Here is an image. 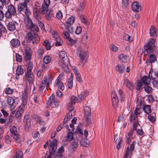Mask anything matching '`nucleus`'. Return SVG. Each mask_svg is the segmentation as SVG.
<instances>
[{"mask_svg":"<svg viewBox=\"0 0 158 158\" xmlns=\"http://www.w3.org/2000/svg\"><path fill=\"white\" fill-rule=\"evenodd\" d=\"M31 0H23V2L19 3L17 5V11L19 14L25 15L26 17L30 16L31 12L28 8L27 5L31 4Z\"/></svg>","mask_w":158,"mask_h":158,"instance_id":"obj_1","label":"nucleus"},{"mask_svg":"<svg viewBox=\"0 0 158 158\" xmlns=\"http://www.w3.org/2000/svg\"><path fill=\"white\" fill-rule=\"evenodd\" d=\"M156 41V39L151 38L149 40L148 42L144 44V48L145 54L148 55L155 52L154 48L155 46Z\"/></svg>","mask_w":158,"mask_h":158,"instance_id":"obj_2","label":"nucleus"},{"mask_svg":"<svg viewBox=\"0 0 158 158\" xmlns=\"http://www.w3.org/2000/svg\"><path fill=\"white\" fill-rule=\"evenodd\" d=\"M37 32H28L26 34V39L28 43H32L33 44H37L40 41V38L35 33Z\"/></svg>","mask_w":158,"mask_h":158,"instance_id":"obj_3","label":"nucleus"},{"mask_svg":"<svg viewBox=\"0 0 158 158\" xmlns=\"http://www.w3.org/2000/svg\"><path fill=\"white\" fill-rule=\"evenodd\" d=\"M77 53L79 54V57L80 62L82 63H84L86 61L88 57V52L85 50L81 47H79L77 49Z\"/></svg>","mask_w":158,"mask_h":158,"instance_id":"obj_4","label":"nucleus"},{"mask_svg":"<svg viewBox=\"0 0 158 158\" xmlns=\"http://www.w3.org/2000/svg\"><path fill=\"white\" fill-rule=\"evenodd\" d=\"M18 98L8 96L6 100V103L8 106L9 107L11 110H14L16 106V105L18 104Z\"/></svg>","mask_w":158,"mask_h":158,"instance_id":"obj_5","label":"nucleus"},{"mask_svg":"<svg viewBox=\"0 0 158 158\" xmlns=\"http://www.w3.org/2000/svg\"><path fill=\"white\" fill-rule=\"evenodd\" d=\"M29 16L26 17L25 23L27 29L31 31L37 32L39 31V29L38 26L34 24L31 19L29 18Z\"/></svg>","mask_w":158,"mask_h":158,"instance_id":"obj_6","label":"nucleus"},{"mask_svg":"<svg viewBox=\"0 0 158 158\" xmlns=\"http://www.w3.org/2000/svg\"><path fill=\"white\" fill-rule=\"evenodd\" d=\"M49 152L50 155L52 156L56 152L57 148V142L56 139H53L52 141L49 140Z\"/></svg>","mask_w":158,"mask_h":158,"instance_id":"obj_7","label":"nucleus"},{"mask_svg":"<svg viewBox=\"0 0 158 158\" xmlns=\"http://www.w3.org/2000/svg\"><path fill=\"white\" fill-rule=\"evenodd\" d=\"M19 23L15 21L9 22L7 25L8 30L11 31H13L15 30H18L19 29Z\"/></svg>","mask_w":158,"mask_h":158,"instance_id":"obj_8","label":"nucleus"},{"mask_svg":"<svg viewBox=\"0 0 158 158\" xmlns=\"http://www.w3.org/2000/svg\"><path fill=\"white\" fill-rule=\"evenodd\" d=\"M141 113V110L139 108L136 107L134 111V113H131L130 114V121L131 122H138L137 117Z\"/></svg>","mask_w":158,"mask_h":158,"instance_id":"obj_9","label":"nucleus"},{"mask_svg":"<svg viewBox=\"0 0 158 158\" xmlns=\"http://www.w3.org/2000/svg\"><path fill=\"white\" fill-rule=\"evenodd\" d=\"M59 57L62 60L65 66H68L70 64L68 57L65 52L64 51H61L59 53Z\"/></svg>","mask_w":158,"mask_h":158,"instance_id":"obj_10","label":"nucleus"},{"mask_svg":"<svg viewBox=\"0 0 158 158\" xmlns=\"http://www.w3.org/2000/svg\"><path fill=\"white\" fill-rule=\"evenodd\" d=\"M79 140L74 138L73 142L69 147L68 149L69 152L73 153L78 148L79 146Z\"/></svg>","mask_w":158,"mask_h":158,"instance_id":"obj_11","label":"nucleus"},{"mask_svg":"<svg viewBox=\"0 0 158 158\" xmlns=\"http://www.w3.org/2000/svg\"><path fill=\"white\" fill-rule=\"evenodd\" d=\"M60 75L58 77L55 81L54 86L56 89H60L62 91H63L64 90V86L63 83L60 82Z\"/></svg>","mask_w":158,"mask_h":158,"instance_id":"obj_12","label":"nucleus"},{"mask_svg":"<svg viewBox=\"0 0 158 158\" xmlns=\"http://www.w3.org/2000/svg\"><path fill=\"white\" fill-rule=\"evenodd\" d=\"M10 131L11 133L12 136L15 140L19 141L20 139L19 137V135L17 131V129L16 126L13 125L11 126Z\"/></svg>","mask_w":158,"mask_h":158,"instance_id":"obj_13","label":"nucleus"},{"mask_svg":"<svg viewBox=\"0 0 158 158\" xmlns=\"http://www.w3.org/2000/svg\"><path fill=\"white\" fill-rule=\"evenodd\" d=\"M50 3V0H44L40 12L42 14H44L48 11V7Z\"/></svg>","mask_w":158,"mask_h":158,"instance_id":"obj_14","label":"nucleus"},{"mask_svg":"<svg viewBox=\"0 0 158 158\" xmlns=\"http://www.w3.org/2000/svg\"><path fill=\"white\" fill-rule=\"evenodd\" d=\"M29 114H27L24 117L23 122L25 123L24 127L25 130L27 131H28L31 128V120L29 118Z\"/></svg>","mask_w":158,"mask_h":158,"instance_id":"obj_15","label":"nucleus"},{"mask_svg":"<svg viewBox=\"0 0 158 158\" xmlns=\"http://www.w3.org/2000/svg\"><path fill=\"white\" fill-rule=\"evenodd\" d=\"M53 79L52 75L51 74H48L44 77L42 82L46 85L47 87H48L51 83Z\"/></svg>","mask_w":158,"mask_h":158,"instance_id":"obj_16","label":"nucleus"},{"mask_svg":"<svg viewBox=\"0 0 158 158\" xmlns=\"http://www.w3.org/2000/svg\"><path fill=\"white\" fill-rule=\"evenodd\" d=\"M131 8L134 12H139L141 10V5L137 2H134L131 4Z\"/></svg>","mask_w":158,"mask_h":158,"instance_id":"obj_17","label":"nucleus"},{"mask_svg":"<svg viewBox=\"0 0 158 158\" xmlns=\"http://www.w3.org/2000/svg\"><path fill=\"white\" fill-rule=\"evenodd\" d=\"M52 37H53L55 40L56 41L55 43V45L56 46H60L62 45V41L56 33L54 32H53L52 33Z\"/></svg>","mask_w":158,"mask_h":158,"instance_id":"obj_18","label":"nucleus"},{"mask_svg":"<svg viewBox=\"0 0 158 158\" xmlns=\"http://www.w3.org/2000/svg\"><path fill=\"white\" fill-rule=\"evenodd\" d=\"M25 76L26 79L29 84L33 81L34 76L32 72H27L25 73Z\"/></svg>","mask_w":158,"mask_h":158,"instance_id":"obj_19","label":"nucleus"},{"mask_svg":"<svg viewBox=\"0 0 158 158\" xmlns=\"http://www.w3.org/2000/svg\"><path fill=\"white\" fill-rule=\"evenodd\" d=\"M68 110H70V111L66 117L69 118L70 119L75 114L76 111L73 109V106L71 105H70V107L68 106Z\"/></svg>","mask_w":158,"mask_h":158,"instance_id":"obj_20","label":"nucleus"},{"mask_svg":"<svg viewBox=\"0 0 158 158\" xmlns=\"http://www.w3.org/2000/svg\"><path fill=\"white\" fill-rule=\"evenodd\" d=\"M133 124V127L131 128L130 131L129 132H128V133H130L131 135L132 136L133 134L134 133L135 131H136L137 130V128L139 126V124L138 122H132Z\"/></svg>","mask_w":158,"mask_h":158,"instance_id":"obj_21","label":"nucleus"},{"mask_svg":"<svg viewBox=\"0 0 158 158\" xmlns=\"http://www.w3.org/2000/svg\"><path fill=\"white\" fill-rule=\"evenodd\" d=\"M116 70L120 73H123L125 69V66L122 64H118L115 67Z\"/></svg>","mask_w":158,"mask_h":158,"instance_id":"obj_22","label":"nucleus"},{"mask_svg":"<svg viewBox=\"0 0 158 158\" xmlns=\"http://www.w3.org/2000/svg\"><path fill=\"white\" fill-rule=\"evenodd\" d=\"M89 94L88 91H85L82 92L78 96V101L79 102L83 100Z\"/></svg>","mask_w":158,"mask_h":158,"instance_id":"obj_23","label":"nucleus"},{"mask_svg":"<svg viewBox=\"0 0 158 158\" xmlns=\"http://www.w3.org/2000/svg\"><path fill=\"white\" fill-rule=\"evenodd\" d=\"M11 45L14 47L17 48L18 47L20 44L19 40L17 39H12L10 42Z\"/></svg>","mask_w":158,"mask_h":158,"instance_id":"obj_24","label":"nucleus"},{"mask_svg":"<svg viewBox=\"0 0 158 158\" xmlns=\"http://www.w3.org/2000/svg\"><path fill=\"white\" fill-rule=\"evenodd\" d=\"M142 82L145 85H149L150 81H151L149 77L145 75L143 76L141 79Z\"/></svg>","mask_w":158,"mask_h":158,"instance_id":"obj_25","label":"nucleus"},{"mask_svg":"<svg viewBox=\"0 0 158 158\" xmlns=\"http://www.w3.org/2000/svg\"><path fill=\"white\" fill-rule=\"evenodd\" d=\"M150 54L149 58L147 59L148 62L151 63H154L157 60V58L155 55L153 54Z\"/></svg>","mask_w":158,"mask_h":158,"instance_id":"obj_26","label":"nucleus"},{"mask_svg":"<svg viewBox=\"0 0 158 158\" xmlns=\"http://www.w3.org/2000/svg\"><path fill=\"white\" fill-rule=\"evenodd\" d=\"M40 5L38 2H36L35 3V7L33 10V15L39 13V10L40 11Z\"/></svg>","mask_w":158,"mask_h":158,"instance_id":"obj_27","label":"nucleus"},{"mask_svg":"<svg viewBox=\"0 0 158 158\" xmlns=\"http://www.w3.org/2000/svg\"><path fill=\"white\" fill-rule=\"evenodd\" d=\"M118 58L119 59L123 62H127L129 60L128 57L124 54H121L119 55Z\"/></svg>","mask_w":158,"mask_h":158,"instance_id":"obj_28","label":"nucleus"},{"mask_svg":"<svg viewBox=\"0 0 158 158\" xmlns=\"http://www.w3.org/2000/svg\"><path fill=\"white\" fill-rule=\"evenodd\" d=\"M85 2L83 1L80 3L77 11L78 13H81L83 10V9L85 7Z\"/></svg>","mask_w":158,"mask_h":158,"instance_id":"obj_29","label":"nucleus"},{"mask_svg":"<svg viewBox=\"0 0 158 158\" xmlns=\"http://www.w3.org/2000/svg\"><path fill=\"white\" fill-rule=\"evenodd\" d=\"M8 12H10L12 14L15 15L16 13V10L15 7L13 5L10 4L8 6L7 10Z\"/></svg>","mask_w":158,"mask_h":158,"instance_id":"obj_30","label":"nucleus"},{"mask_svg":"<svg viewBox=\"0 0 158 158\" xmlns=\"http://www.w3.org/2000/svg\"><path fill=\"white\" fill-rule=\"evenodd\" d=\"M148 77L151 81L156 79V73L153 70L150 71L148 74Z\"/></svg>","mask_w":158,"mask_h":158,"instance_id":"obj_31","label":"nucleus"},{"mask_svg":"<svg viewBox=\"0 0 158 158\" xmlns=\"http://www.w3.org/2000/svg\"><path fill=\"white\" fill-rule=\"evenodd\" d=\"M132 152H131V150L130 147L128 146L126 150L125 155L123 156V158H131V154Z\"/></svg>","mask_w":158,"mask_h":158,"instance_id":"obj_32","label":"nucleus"},{"mask_svg":"<svg viewBox=\"0 0 158 158\" xmlns=\"http://www.w3.org/2000/svg\"><path fill=\"white\" fill-rule=\"evenodd\" d=\"M55 98V96L54 94H52L49 98L48 99L47 101V105L48 107L51 106L52 103L53 102Z\"/></svg>","mask_w":158,"mask_h":158,"instance_id":"obj_33","label":"nucleus"},{"mask_svg":"<svg viewBox=\"0 0 158 158\" xmlns=\"http://www.w3.org/2000/svg\"><path fill=\"white\" fill-rule=\"evenodd\" d=\"M77 101H78V98L74 96H72L71 97L70 102L68 105V106L70 107V105L72 106V105L74 104Z\"/></svg>","mask_w":158,"mask_h":158,"instance_id":"obj_34","label":"nucleus"},{"mask_svg":"<svg viewBox=\"0 0 158 158\" xmlns=\"http://www.w3.org/2000/svg\"><path fill=\"white\" fill-rule=\"evenodd\" d=\"M23 73V69L22 67L19 65L17 67L16 70V74L17 75H22Z\"/></svg>","mask_w":158,"mask_h":158,"instance_id":"obj_35","label":"nucleus"},{"mask_svg":"<svg viewBox=\"0 0 158 158\" xmlns=\"http://www.w3.org/2000/svg\"><path fill=\"white\" fill-rule=\"evenodd\" d=\"M84 113L86 116H89L91 114V109L88 106H86L84 107Z\"/></svg>","mask_w":158,"mask_h":158,"instance_id":"obj_36","label":"nucleus"},{"mask_svg":"<svg viewBox=\"0 0 158 158\" xmlns=\"http://www.w3.org/2000/svg\"><path fill=\"white\" fill-rule=\"evenodd\" d=\"M156 29L154 27H151L150 30V34L151 37H154L156 36Z\"/></svg>","mask_w":158,"mask_h":158,"instance_id":"obj_37","label":"nucleus"},{"mask_svg":"<svg viewBox=\"0 0 158 158\" xmlns=\"http://www.w3.org/2000/svg\"><path fill=\"white\" fill-rule=\"evenodd\" d=\"M143 110L145 113L148 114L152 112L151 106L148 105H146L143 108Z\"/></svg>","mask_w":158,"mask_h":158,"instance_id":"obj_38","label":"nucleus"},{"mask_svg":"<svg viewBox=\"0 0 158 158\" xmlns=\"http://www.w3.org/2000/svg\"><path fill=\"white\" fill-rule=\"evenodd\" d=\"M51 61V57L48 55L45 56L44 58L43 62L44 63L46 64L50 63Z\"/></svg>","mask_w":158,"mask_h":158,"instance_id":"obj_39","label":"nucleus"},{"mask_svg":"<svg viewBox=\"0 0 158 158\" xmlns=\"http://www.w3.org/2000/svg\"><path fill=\"white\" fill-rule=\"evenodd\" d=\"M144 88L145 91L147 93H151L152 92V89L148 85H145Z\"/></svg>","mask_w":158,"mask_h":158,"instance_id":"obj_40","label":"nucleus"},{"mask_svg":"<svg viewBox=\"0 0 158 158\" xmlns=\"http://www.w3.org/2000/svg\"><path fill=\"white\" fill-rule=\"evenodd\" d=\"M43 45L45 46L46 49L47 50H50L52 47L50 44L48 40H45L43 43Z\"/></svg>","mask_w":158,"mask_h":158,"instance_id":"obj_41","label":"nucleus"},{"mask_svg":"<svg viewBox=\"0 0 158 158\" xmlns=\"http://www.w3.org/2000/svg\"><path fill=\"white\" fill-rule=\"evenodd\" d=\"M124 85L126 87L131 89L132 86V84L128 79L125 80L124 82Z\"/></svg>","mask_w":158,"mask_h":158,"instance_id":"obj_42","label":"nucleus"},{"mask_svg":"<svg viewBox=\"0 0 158 158\" xmlns=\"http://www.w3.org/2000/svg\"><path fill=\"white\" fill-rule=\"evenodd\" d=\"M27 96L26 94H25L22 96V102L21 104L26 105L27 104Z\"/></svg>","mask_w":158,"mask_h":158,"instance_id":"obj_43","label":"nucleus"},{"mask_svg":"<svg viewBox=\"0 0 158 158\" xmlns=\"http://www.w3.org/2000/svg\"><path fill=\"white\" fill-rule=\"evenodd\" d=\"M33 68V65L32 63L30 61H29L28 62L27 66V72H32Z\"/></svg>","mask_w":158,"mask_h":158,"instance_id":"obj_44","label":"nucleus"},{"mask_svg":"<svg viewBox=\"0 0 158 158\" xmlns=\"http://www.w3.org/2000/svg\"><path fill=\"white\" fill-rule=\"evenodd\" d=\"M130 133H127L126 135V143L128 144L131 143V139L132 138V136Z\"/></svg>","mask_w":158,"mask_h":158,"instance_id":"obj_45","label":"nucleus"},{"mask_svg":"<svg viewBox=\"0 0 158 158\" xmlns=\"http://www.w3.org/2000/svg\"><path fill=\"white\" fill-rule=\"evenodd\" d=\"M74 134L72 132H69L67 134L66 138L67 140L69 141H71L73 139Z\"/></svg>","mask_w":158,"mask_h":158,"instance_id":"obj_46","label":"nucleus"},{"mask_svg":"<svg viewBox=\"0 0 158 158\" xmlns=\"http://www.w3.org/2000/svg\"><path fill=\"white\" fill-rule=\"evenodd\" d=\"M69 120V118L65 117L63 121V123L61 124L62 125H63L66 129H67L69 128V125L67 123Z\"/></svg>","mask_w":158,"mask_h":158,"instance_id":"obj_47","label":"nucleus"},{"mask_svg":"<svg viewBox=\"0 0 158 158\" xmlns=\"http://www.w3.org/2000/svg\"><path fill=\"white\" fill-rule=\"evenodd\" d=\"M75 21V18L73 16H70L67 20L66 22L69 24L72 25Z\"/></svg>","mask_w":158,"mask_h":158,"instance_id":"obj_48","label":"nucleus"},{"mask_svg":"<svg viewBox=\"0 0 158 158\" xmlns=\"http://www.w3.org/2000/svg\"><path fill=\"white\" fill-rule=\"evenodd\" d=\"M112 104L113 106V107L114 108H116L118 105V98H111Z\"/></svg>","mask_w":158,"mask_h":158,"instance_id":"obj_49","label":"nucleus"},{"mask_svg":"<svg viewBox=\"0 0 158 158\" xmlns=\"http://www.w3.org/2000/svg\"><path fill=\"white\" fill-rule=\"evenodd\" d=\"M152 85L154 88H158V79L157 78L151 81Z\"/></svg>","mask_w":158,"mask_h":158,"instance_id":"obj_50","label":"nucleus"},{"mask_svg":"<svg viewBox=\"0 0 158 158\" xmlns=\"http://www.w3.org/2000/svg\"><path fill=\"white\" fill-rule=\"evenodd\" d=\"M73 77H70V79H69V81L68 82V87L69 88L71 89V88L73 85Z\"/></svg>","mask_w":158,"mask_h":158,"instance_id":"obj_51","label":"nucleus"},{"mask_svg":"<svg viewBox=\"0 0 158 158\" xmlns=\"http://www.w3.org/2000/svg\"><path fill=\"white\" fill-rule=\"evenodd\" d=\"M82 127V125L81 123H79L77 128V132L81 135H83V134Z\"/></svg>","mask_w":158,"mask_h":158,"instance_id":"obj_52","label":"nucleus"},{"mask_svg":"<svg viewBox=\"0 0 158 158\" xmlns=\"http://www.w3.org/2000/svg\"><path fill=\"white\" fill-rule=\"evenodd\" d=\"M23 156L22 152L20 150H17L16 152V154L14 156L18 158H22Z\"/></svg>","mask_w":158,"mask_h":158,"instance_id":"obj_53","label":"nucleus"},{"mask_svg":"<svg viewBox=\"0 0 158 158\" xmlns=\"http://www.w3.org/2000/svg\"><path fill=\"white\" fill-rule=\"evenodd\" d=\"M31 58V55L30 52L26 51L25 52V59L27 61H30Z\"/></svg>","mask_w":158,"mask_h":158,"instance_id":"obj_54","label":"nucleus"},{"mask_svg":"<svg viewBox=\"0 0 158 158\" xmlns=\"http://www.w3.org/2000/svg\"><path fill=\"white\" fill-rule=\"evenodd\" d=\"M25 105L21 104L19 108L18 112L23 113L25 108Z\"/></svg>","mask_w":158,"mask_h":158,"instance_id":"obj_55","label":"nucleus"},{"mask_svg":"<svg viewBox=\"0 0 158 158\" xmlns=\"http://www.w3.org/2000/svg\"><path fill=\"white\" fill-rule=\"evenodd\" d=\"M16 60L19 62H21L23 58L22 56L18 53H16L15 55Z\"/></svg>","mask_w":158,"mask_h":158,"instance_id":"obj_56","label":"nucleus"},{"mask_svg":"<svg viewBox=\"0 0 158 158\" xmlns=\"http://www.w3.org/2000/svg\"><path fill=\"white\" fill-rule=\"evenodd\" d=\"M39 57H41L44 53V50L42 49H39L37 51Z\"/></svg>","mask_w":158,"mask_h":158,"instance_id":"obj_57","label":"nucleus"},{"mask_svg":"<svg viewBox=\"0 0 158 158\" xmlns=\"http://www.w3.org/2000/svg\"><path fill=\"white\" fill-rule=\"evenodd\" d=\"M13 90L10 88L8 87L6 89L5 92L7 94H11L13 93Z\"/></svg>","mask_w":158,"mask_h":158,"instance_id":"obj_58","label":"nucleus"},{"mask_svg":"<svg viewBox=\"0 0 158 158\" xmlns=\"http://www.w3.org/2000/svg\"><path fill=\"white\" fill-rule=\"evenodd\" d=\"M110 49V50L113 52H116L119 50L118 47L114 44L111 45Z\"/></svg>","mask_w":158,"mask_h":158,"instance_id":"obj_59","label":"nucleus"},{"mask_svg":"<svg viewBox=\"0 0 158 158\" xmlns=\"http://www.w3.org/2000/svg\"><path fill=\"white\" fill-rule=\"evenodd\" d=\"M56 17L59 19H61L63 17L62 13L59 10L56 14Z\"/></svg>","mask_w":158,"mask_h":158,"instance_id":"obj_60","label":"nucleus"},{"mask_svg":"<svg viewBox=\"0 0 158 158\" xmlns=\"http://www.w3.org/2000/svg\"><path fill=\"white\" fill-rule=\"evenodd\" d=\"M5 17L7 19H10L12 17V15H14L13 14H12L9 12H8L7 10L5 13Z\"/></svg>","mask_w":158,"mask_h":158,"instance_id":"obj_61","label":"nucleus"},{"mask_svg":"<svg viewBox=\"0 0 158 158\" xmlns=\"http://www.w3.org/2000/svg\"><path fill=\"white\" fill-rule=\"evenodd\" d=\"M32 118L37 122H38L40 119V117L36 114H33L31 116Z\"/></svg>","mask_w":158,"mask_h":158,"instance_id":"obj_62","label":"nucleus"},{"mask_svg":"<svg viewBox=\"0 0 158 158\" xmlns=\"http://www.w3.org/2000/svg\"><path fill=\"white\" fill-rule=\"evenodd\" d=\"M54 155V158H62L63 155L62 154L57 152L55 154V153L52 156Z\"/></svg>","mask_w":158,"mask_h":158,"instance_id":"obj_63","label":"nucleus"},{"mask_svg":"<svg viewBox=\"0 0 158 158\" xmlns=\"http://www.w3.org/2000/svg\"><path fill=\"white\" fill-rule=\"evenodd\" d=\"M82 28L80 27L77 26L75 31V33L77 35L80 34L82 31Z\"/></svg>","mask_w":158,"mask_h":158,"instance_id":"obj_64","label":"nucleus"}]
</instances>
